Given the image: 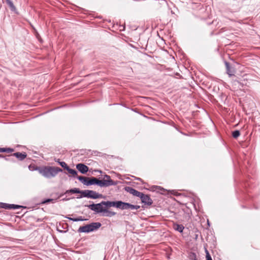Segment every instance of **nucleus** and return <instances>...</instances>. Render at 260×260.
Masks as SVG:
<instances>
[{
	"instance_id": "obj_1",
	"label": "nucleus",
	"mask_w": 260,
	"mask_h": 260,
	"mask_svg": "<svg viewBox=\"0 0 260 260\" xmlns=\"http://www.w3.org/2000/svg\"><path fill=\"white\" fill-rule=\"evenodd\" d=\"M90 209L97 213H104L106 208L111 207H116V202L102 201L99 204H92L87 206Z\"/></svg>"
},
{
	"instance_id": "obj_2",
	"label": "nucleus",
	"mask_w": 260,
	"mask_h": 260,
	"mask_svg": "<svg viewBox=\"0 0 260 260\" xmlns=\"http://www.w3.org/2000/svg\"><path fill=\"white\" fill-rule=\"evenodd\" d=\"M62 170L59 168L52 167H43L39 170V173L46 178L54 177L59 172Z\"/></svg>"
},
{
	"instance_id": "obj_3",
	"label": "nucleus",
	"mask_w": 260,
	"mask_h": 260,
	"mask_svg": "<svg viewBox=\"0 0 260 260\" xmlns=\"http://www.w3.org/2000/svg\"><path fill=\"white\" fill-rule=\"evenodd\" d=\"M100 222H92L85 226H81L79 231L81 232L88 233L98 230L101 226Z\"/></svg>"
},
{
	"instance_id": "obj_4",
	"label": "nucleus",
	"mask_w": 260,
	"mask_h": 260,
	"mask_svg": "<svg viewBox=\"0 0 260 260\" xmlns=\"http://www.w3.org/2000/svg\"><path fill=\"white\" fill-rule=\"evenodd\" d=\"M98 182V185L101 187H107L116 184L114 181L111 179L110 176L107 175H105L103 179H99Z\"/></svg>"
},
{
	"instance_id": "obj_5",
	"label": "nucleus",
	"mask_w": 260,
	"mask_h": 260,
	"mask_svg": "<svg viewBox=\"0 0 260 260\" xmlns=\"http://www.w3.org/2000/svg\"><path fill=\"white\" fill-rule=\"evenodd\" d=\"M116 207L122 210L128 209L134 210L138 209L140 208V206L133 205L127 203H124L122 201H117L116 202Z\"/></svg>"
},
{
	"instance_id": "obj_6",
	"label": "nucleus",
	"mask_w": 260,
	"mask_h": 260,
	"mask_svg": "<svg viewBox=\"0 0 260 260\" xmlns=\"http://www.w3.org/2000/svg\"><path fill=\"white\" fill-rule=\"evenodd\" d=\"M102 194L97 193L93 190H85L82 191V197H87L91 199H96L101 198Z\"/></svg>"
},
{
	"instance_id": "obj_7",
	"label": "nucleus",
	"mask_w": 260,
	"mask_h": 260,
	"mask_svg": "<svg viewBox=\"0 0 260 260\" xmlns=\"http://www.w3.org/2000/svg\"><path fill=\"white\" fill-rule=\"evenodd\" d=\"M140 198L141 199L142 202L145 203V204L150 205L152 203V200L148 195L142 193V195L141 196Z\"/></svg>"
},
{
	"instance_id": "obj_8",
	"label": "nucleus",
	"mask_w": 260,
	"mask_h": 260,
	"mask_svg": "<svg viewBox=\"0 0 260 260\" xmlns=\"http://www.w3.org/2000/svg\"><path fill=\"white\" fill-rule=\"evenodd\" d=\"M76 168L79 170V171L83 174L86 173L88 171V167L83 164H77Z\"/></svg>"
},
{
	"instance_id": "obj_9",
	"label": "nucleus",
	"mask_w": 260,
	"mask_h": 260,
	"mask_svg": "<svg viewBox=\"0 0 260 260\" xmlns=\"http://www.w3.org/2000/svg\"><path fill=\"white\" fill-rule=\"evenodd\" d=\"M126 190L129 192L131 194L135 196H136V197H141V196L142 195V192H141L140 191H138V190H136L135 189L132 188V187H128L127 188H126Z\"/></svg>"
},
{
	"instance_id": "obj_10",
	"label": "nucleus",
	"mask_w": 260,
	"mask_h": 260,
	"mask_svg": "<svg viewBox=\"0 0 260 260\" xmlns=\"http://www.w3.org/2000/svg\"><path fill=\"white\" fill-rule=\"evenodd\" d=\"M225 66L226 69V73L229 75V76H234L235 73V70L234 68H232L229 63L226 62Z\"/></svg>"
},
{
	"instance_id": "obj_11",
	"label": "nucleus",
	"mask_w": 260,
	"mask_h": 260,
	"mask_svg": "<svg viewBox=\"0 0 260 260\" xmlns=\"http://www.w3.org/2000/svg\"><path fill=\"white\" fill-rule=\"evenodd\" d=\"M12 155L15 156L17 157L19 160H22L24 159L26 157V154L25 152L21 153V152H16L13 153Z\"/></svg>"
},
{
	"instance_id": "obj_12",
	"label": "nucleus",
	"mask_w": 260,
	"mask_h": 260,
	"mask_svg": "<svg viewBox=\"0 0 260 260\" xmlns=\"http://www.w3.org/2000/svg\"><path fill=\"white\" fill-rule=\"evenodd\" d=\"M83 190H80L78 188H74L71 189H69L66 191V193H80L81 194V197H82V191Z\"/></svg>"
},
{
	"instance_id": "obj_13",
	"label": "nucleus",
	"mask_w": 260,
	"mask_h": 260,
	"mask_svg": "<svg viewBox=\"0 0 260 260\" xmlns=\"http://www.w3.org/2000/svg\"><path fill=\"white\" fill-rule=\"evenodd\" d=\"M78 179L84 185L88 186L89 178L84 176H79Z\"/></svg>"
},
{
	"instance_id": "obj_14",
	"label": "nucleus",
	"mask_w": 260,
	"mask_h": 260,
	"mask_svg": "<svg viewBox=\"0 0 260 260\" xmlns=\"http://www.w3.org/2000/svg\"><path fill=\"white\" fill-rule=\"evenodd\" d=\"M5 208L9 209H16L20 208L21 206L14 204H6L5 205Z\"/></svg>"
},
{
	"instance_id": "obj_15",
	"label": "nucleus",
	"mask_w": 260,
	"mask_h": 260,
	"mask_svg": "<svg viewBox=\"0 0 260 260\" xmlns=\"http://www.w3.org/2000/svg\"><path fill=\"white\" fill-rule=\"evenodd\" d=\"M99 179L95 177L89 178L88 181V185H92V184H97L98 185Z\"/></svg>"
},
{
	"instance_id": "obj_16",
	"label": "nucleus",
	"mask_w": 260,
	"mask_h": 260,
	"mask_svg": "<svg viewBox=\"0 0 260 260\" xmlns=\"http://www.w3.org/2000/svg\"><path fill=\"white\" fill-rule=\"evenodd\" d=\"M173 228L175 230H176L180 233H182L183 232L184 228L182 225L178 224H174L173 226Z\"/></svg>"
},
{
	"instance_id": "obj_17",
	"label": "nucleus",
	"mask_w": 260,
	"mask_h": 260,
	"mask_svg": "<svg viewBox=\"0 0 260 260\" xmlns=\"http://www.w3.org/2000/svg\"><path fill=\"white\" fill-rule=\"evenodd\" d=\"M14 151V149L11 148H0V152L11 153Z\"/></svg>"
},
{
	"instance_id": "obj_18",
	"label": "nucleus",
	"mask_w": 260,
	"mask_h": 260,
	"mask_svg": "<svg viewBox=\"0 0 260 260\" xmlns=\"http://www.w3.org/2000/svg\"><path fill=\"white\" fill-rule=\"evenodd\" d=\"M6 3L12 11H15L16 10V8L11 0H6Z\"/></svg>"
},
{
	"instance_id": "obj_19",
	"label": "nucleus",
	"mask_w": 260,
	"mask_h": 260,
	"mask_svg": "<svg viewBox=\"0 0 260 260\" xmlns=\"http://www.w3.org/2000/svg\"><path fill=\"white\" fill-rule=\"evenodd\" d=\"M105 216H112L116 214V213L114 212L110 211L107 210V208H106V211L104 212Z\"/></svg>"
},
{
	"instance_id": "obj_20",
	"label": "nucleus",
	"mask_w": 260,
	"mask_h": 260,
	"mask_svg": "<svg viewBox=\"0 0 260 260\" xmlns=\"http://www.w3.org/2000/svg\"><path fill=\"white\" fill-rule=\"evenodd\" d=\"M69 220H72L73 221H83L84 219L82 218V216H79L77 218H72V217H67Z\"/></svg>"
},
{
	"instance_id": "obj_21",
	"label": "nucleus",
	"mask_w": 260,
	"mask_h": 260,
	"mask_svg": "<svg viewBox=\"0 0 260 260\" xmlns=\"http://www.w3.org/2000/svg\"><path fill=\"white\" fill-rule=\"evenodd\" d=\"M41 168V167H38L34 165H30L29 166V169L30 170H31V171H35L36 170V171H38L39 172V170H40Z\"/></svg>"
},
{
	"instance_id": "obj_22",
	"label": "nucleus",
	"mask_w": 260,
	"mask_h": 260,
	"mask_svg": "<svg viewBox=\"0 0 260 260\" xmlns=\"http://www.w3.org/2000/svg\"><path fill=\"white\" fill-rule=\"evenodd\" d=\"M67 170L68 171L69 173L71 174L73 176H75L77 175V173L76 171H75V170L70 169L69 167L67 168Z\"/></svg>"
},
{
	"instance_id": "obj_23",
	"label": "nucleus",
	"mask_w": 260,
	"mask_h": 260,
	"mask_svg": "<svg viewBox=\"0 0 260 260\" xmlns=\"http://www.w3.org/2000/svg\"><path fill=\"white\" fill-rule=\"evenodd\" d=\"M240 135V133L239 131H235L232 133V136L234 138H237Z\"/></svg>"
},
{
	"instance_id": "obj_24",
	"label": "nucleus",
	"mask_w": 260,
	"mask_h": 260,
	"mask_svg": "<svg viewBox=\"0 0 260 260\" xmlns=\"http://www.w3.org/2000/svg\"><path fill=\"white\" fill-rule=\"evenodd\" d=\"M59 164L62 168H63L64 169H65L66 170H67V168H69L67 164L64 161L60 162Z\"/></svg>"
},
{
	"instance_id": "obj_25",
	"label": "nucleus",
	"mask_w": 260,
	"mask_h": 260,
	"mask_svg": "<svg viewBox=\"0 0 260 260\" xmlns=\"http://www.w3.org/2000/svg\"><path fill=\"white\" fill-rule=\"evenodd\" d=\"M206 253L207 260H212L208 251L207 249L206 250Z\"/></svg>"
}]
</instances>
